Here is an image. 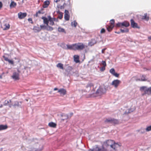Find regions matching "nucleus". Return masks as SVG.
I'll list each match as a JSON object with an SVG mask.
<instances>
[{
    "label": "nucleus",
    "instance_id": "f257e3e1",
    "mask_svg": "<svg viewBox=\"0 0 151 151\" xmlns=\"http://www.w3.org/2000/svg\"><path fill=\"white\" fill-rule=\"evenodd\" d=\"M114 141L111 140H108L104 142L101 146L96 145L92 148L88 150V151H106L107 149L105 147H107L110 146L111 148H114L113 144Z\"/></svg>",
    "mask_w": 151,
    "mask_h": 151
},
{
    "label": "nucleus",
    "instance_id": "f03ea898",
    "mask_svg": "<svg viewBox=\"0 0 151 151\" xmlns=\"http://www.w3.org/2000/svg\"><path fill=\"white\" fill-rule=\"evenodd\" d=\"M140 90L141 91L144 92L143 95L146 94L148 95L151 94V87L148 88L146 86H142L140 87Z\"/></svg>",
    "mask_w": 151,
    "mask_h": 151
},
{
    "label": "nucleus",
    "instance_id": "7ed1b4c3",
    "mask_svg": "<svg viewBox=\"0 0 151 151\" xmlns=\"http://www.w3.org/2000/svg\"><path fill=\"white\" fill-rule=\"evenodd\" d=\"M87 47V46L86 45L83 43L81 42H78L75 44V50H81Z\"/></svg>",
    "mask_w": 151,
    "mask_h": 151
},
{
    "label": "nucleus",
    "instance_id": "20e7f679",
    "mask_svg": "<svg viewBox=\"0 0 151 151\" xmlns=\"http://www.w3.org/2000/svg\"><path fill=\"white\" fill-rule=\"evenodd\" d=\"M106 91V90L105 88L100 87L96 92L95 94L97 96H100L105 93Z\"/></svg>",
    "mask_w": 151,
    "mask_h": 151
},
{
    "label": "nucleus",
    "instance_id": "39448f33",
    "mask_svg": "<svg viewBox=\"0 0 151 151\" xmlns=\"http://www.w3.org/2000/svg\"><path fill=\"white\" fill-rule=\"evenodd\" d=\"M129 24L128 22L126 21H124L122 22H118L116 24V27H129Z\"/></svg>",
    "mask_w": 151,
    "mask_h": 151
},
{
    "label": "nucleus",
    "instance_id": "423d86ee",
    "mask_svg": "<svg viewBox=\"0 0 151 151\" xmlns=\"http://www.w3.org/2000/svg\"><path fill=\"white\" fill-rule=\"evenodd\" d=\"M22 101L19 102L17 101H14V104H8V106L9 107H11L12 106H13L15 108H16L17 107L22 108Z\"/></svg>",
    "mask_w": 151,
    "mask_h": 151
},
{
    "label": "nucleus",
    "instance_id": "0eeeda50",
    "mask_svg": "<svg viewBox=\"0 0 151 151\" xmlns=\"http://www.w3.org/2000/svg\"><path fill=\"white\" fill-rule=\"evenodd\" d=\"M106 123L111 124H117L118 123V121L116 119L111 118H109L106 119L104 121Z\"/></svg>",
    "mask_w": 151,
    "mask_h": 151
},
{
    "label": "nucleus",
    "instance_id": "6e6552de",
    "mask_svg": "<svg viewBox=\"0 0 151 151\" xmlns=\"http://www.w3.org/2000/svg\"><path fill=\"white\" fill-rule=\"evenodd\" d=\"M121 82V81L118 80H115L111 83V85L114 86L115 88L117 87Z\"/></svg>",
    "mask_w": 151,
    "mask_h": 151
},
{
    "label": "nucleus",
    "instance_id": "1a4fd4ad",
    "mask_svg": "<svg viewBox=\"0 0 151 151\" xmlns=\"http://www.w3.org/2000/svg\"><path fill=\"white\" fill-rule=\"evenodd\" d=\"M93 86V84L91 83H88L86 86L85 91L86 92H89L91 90V88Z\"/></svg>",
    "mask_w": 151,
    "mask_h": 151
},
{
    "label": "nucleus",
    "instance_id": "9d476101",
    "mask_svg": "<svg viewBox=\"0 0 151 151\" xmlns=\"http://www.w3.org/2000/svg\"><path fill=\"white\" fill-rule=\"evenodd\" d=\"M18 18L21 19L25 17L27 15V14L26 13L19 12L18 13Z\"/></svg>",
    "mask_w": 151,
    "mask_h": 151
},
{
    "label": "nucleus",
    "instance_id": "9b49d317",
    "mask_svg": "<svg viewBox=\"0 0 151 151\" xmlns=\"http://www.w3.org/2000/svg\"><path fill=\"white\" fill-rule=\"evenodd\" d=\"M66 46L68 50H75V44L71 45L67 44Z\"/></svg>",
    "mask_w": 151,
    "mask_h": 151
},
{
    "label": "nucleus",
    "instance_id": "f8f14e48",
    "mask_svg": "<svg viewBox=\"0 0 151 151\" xmlns=\"http://www.w3.org/2000/svg\"><path fill=\"white\" fill-rule=\"evenodd\" d=\"M58 92L61 95L64 96L66 94V91L65 89L61 88L58 90Z\"/></svg>",
    "mask_w": 151,
    "mask_h": 151
},
{
    "label": "nucleus",
    "instance_id": "ddd939ff",
    "mask_svg": "<svg viewBox=\"0 0 151 151\" xmlns=\"http://www.w3.org/2000/svg\"><path fill=\"white\" fill-rule=\"evenodd\" d=\"M131 25L133 28H138L137 24V23L135 22L134 20L131 19Z\"/></svg>",
    "mask_w": 151,
    "mask_h": 151
},
{
    "label": "nucleus",
    "instance_id": "4468645a",
    "mask_svg": "<svg viewBox=\"0 0 151 151\" xmlns=\"http://www.w3.org/2000/svg\"><path fill=\"white\" fill-rule=\"evenodd\" d=\"M12 77L13 79L15 80H17L19 79V74L18 73L14 72L13 73L12 76Z\"/></svg>",
    "mask_w": 151,
    "mask_h": 151
},
{
    "label": "nucleus",
    "instance_id": "2eb2a0df",
    "mask_svg": "<svg viewBox=\"0 0 151 151\" xmlns=\"http://www.w3.org/2000/svg\"><path fill=\"white\" fill-rule=\"evenodd\" d=\"M61 116L63 117V118L62 119L63 120L69 118L68 114H62L61 115Z\"/></svg>",
    "mask_w": 151,
    "mask_h": 151
},
{
    "label": "nucleus",
    "instance_id": "dca6fc26",
    "mask_svg": "<svg viewBox=\"0 0 151 151\" xmlns=\"http://www.w3.org/2000/svg\"><path fill=\"white\" fill-rule=\"evenodd\" d=\"M17 3L14 1L11 0V3L10 4L9 6L10 8H12L15 7L17 6Z\"/></svg>",
    "mask_w": 151,
    "mask_h": 151
},
{
    "label": "nucleus",
    "instance_id": "f3484780",
    "mask_svg": "<svg viewBox=\"0 0 151 151\" xmlns=\"http://www.w3.org/2000/svg\"><path fill=\"white\" fill-rule=\"evenodd\" d=\"M42 19L43 20V23L44 24L48 25L49 23V19L45 17H42Z\"/></svg>",
    "mask_w": 151,
    "mask_h": 151
},
{
    "label": "nucleus",
    "instance_id": "a211bd4d",
    "mask_svg": "<svg viewBox=\"0 0 151 151\" xmlns=\"http://www.w3.org/2000/svg\"><path fill=\"white\" fill-rule=\"evenodd\" d=\"M7 127H8L6 125H0V131L6 129Z\"/></svg>",
    "mask_w": 151,
    "mask_h": 151
},
{
    "label": "nucleus",
    "instance_id": "6ab92c4d",
    "mask_svg": "<svg viewBox=\"0 0 151 151\" xmlns=\"http://www.w3.org/2000/svg\"><path fill=\"white\" fill-rule=\"evenodd\" d=\"M33 30L35 32H38L41 30L40 27L36 26L34 27Z\"/></svg>",
    "mask_w": 151,
    "mask_h": 151
},
{
    "label": "nucleus",
    "instance_id": "aec40b11",
    "mask_svg": "<svg viewBox=\"0 0 151 151\" xmlns=\"http://www.w3.org/2000/svg\"><path fill=\"white\" fill-rule=\"evenodd\" d=\"M96 43V41L94 39H92L91 42L88 43V45L90 46H92L93 45Z\"/></svg>",
    "mask_w": 151,
    "mask_h": 151
},
{
    "label": "nucleus",
    "instance_id": "412c9836",
    "mask_svg": "<svg viewBox=\"0 0 151 151\" xmlns=\"http://www.w3.org/2000/svg\"><path fill=\"white\" fill-rule=\"evenodd\" d=\"M4 27H2L4 30H6L9 29L10 27V25L9 24H5L3 26Z\"/></svg>",
    "mask_w": 151,
    "mask_h": 151
},
{
    "label": "nucleus",
    "instance_id": "4be33fe9",
    "mask_svg": "<svg viewBox=\"0 0 151 151\" xmlns=\"http://www.w3.org/2000/svg\"><path fill=\"white\" fill-rule=\"evenodd\" d=\"M74 60L76 63H78L79 62V57L78 55H75L74 56Z\"/></svg>",
    "mask_w": 151,
    "mask_h": 151
},
{
    "label": "nucleus",
    "instance_id": "5701e85b",
    "mask_svg": "<svg viewBox=\"0 0 151 151\" xmlns=\"http://www.w3.org/2000/svg\"><path fill=\"white\" fill-rule=\"evenodd\" d=\"M50 4V2L48 1H45L44 3V4L43 6V7L44 8H46Z\"/></svg>",
    "mask_w": 151,
    "mask_h": 151
},
{
    "label": "nucleus",
    "instance_id": "b1692460",
    "mask_svg": "<svg viewBox=\"0 0 151 151\" xmlns=\"http://www.w3.org/2000/svg\"><path fill=\"white\" fill-rule=\"evenodd\" d=\"M49 18V21L50 22V24L51 25H53L54 24V22L53 21V19L50 16H48Z\"/></svg>",
    "mask_w": 151,
    "mask_h": 151
},
{
    "label": "nucleus",
    "instance_id": "393cba45",
    "mask_svg": "<svg viewBox=\"0 0 151 151\" xmlns=\"http://www.w3.org/2000/svg\"><path fill=\"white\" fill-rule=\"evenodd\" d=\"M48 125L50 127L53 128L55 127L56 126V124L53 122H50L49 123Z\"/></svg>",
    "mask_w": 151,
    "mask_h": 151
},
{
    "label": "nucleus",
    "instance_id": "a878e982",
    "mask_svg": "<svg viewBox=\"0 0 151 151\" xmlns=\"http://www.w3.org/2000/svg\"><path fill=\"white\" fill-rule=\"evenodd\" d=\"M42 149V146L41 148L39 149H36L35 148H31L29 151H41Z\"/></svg>",
    "mask_w": 151,
    "mask_h": 151
},
{
    "label": "nucleus",
    "instance_id": "bb28decb",
    "mask_svg": "<svg viewBox=\"0 0 151 151\" xmlns=\"http://www.w3.org/2000/svg\"><path fill=\"white\" fill-rule=\"evenodd\" d=\"M133 111L132 109H129L127 111H126L124 113V114H127Z\"/></svg>",
    "mask_w": 151,
    "mask_h": 151
},
{
    "label": "nucleus",
    "instance_id": "cd10ccee",
    "mask_svg": "<svg viewBox=\"0 0 151 151\" xmlns=\"http://www.w3.org/2000/svg\"><path fill=\"white\" fill-rule=\"evenodd\" d=\"M142 19H144L147 21L149 19V18L147 16V13L145 14L142 17Z\"/></svg>",
    "mask_w": 151,
    "mask_h": 151
},
{
    "label": "nucleus",
    "instance_id": "c85d7f7f",
    "mask_svg": "<svg viewBox=\"0 0 151 151\" xmlns=\"http://www.w3.org/2000/svg\"><path fill=\"white\" fill-rule=\"evenodd\" d=\"M113 145H114V148H112L114 150H116V148H117L120 147V145L117 143H115L114 142V143L113 144Z\"/></svg>",
    "mask_w": 151,
    "mask_h": 151
},
{
    "label": "nucleus",
    "instance_id": "c756f323",
    "mask_svg": "<svg viewBox=\"0 0 151 151\" xmlns=\"http://www.w3.org/2000/svg\"><path fill=\"white\" fill-rule=\"evenodd\" d=\"M141 78L140 79L142 81H145L147 80L145 76V75H142L141 76H140Z\"/></svg>",
    "mask_w": 151,
    "mask_h": 151
},
{
    "label": "nucleus",
    "instance_id": "7c9ffc66",
    "mask_svg": "<svg viewBox=\"0 0 151 151\" xmlns=\"http://www.w3.org/2000/svg\"><path fill=\"white\" fill-rule=\"evenodd\" d=\"M58 31L59 32H64L65 33H66V32L64 29L60 27H59L58 28Z\"/></svg>",
    "mask_w": 151,
    "mask_h": 151
},
{
    "label": "nucleus",
    "instance_id": "2f4dec72",
    "mask_svg": "<svg viewBox=\"0 0 151 151\" xmlns=\"http://www.w3.org/2000/svg\"><path fill=\"white\" fill-rule=\"evenodd\" d=\"M121 32L122 33H127L129 32V29L127 28H125L124 29H120Z\"/></svg>",
    "mask_w": 151,
    "mask_h": 151
},
{
    "label": "nucleus",
    "instance_id": "473e14b6",
    "mask_svg": "<svg viewBox=\"0 0 151 151\" xmlns=\"http://www.w3.org/2000/svg\"><path fill=\"white\" fill-rule=\"evenodd\" d=\"M53 28L50 26L48 25H48H47V28L46 30L47 31H52L53 30Z\"/></svg>",
    "mask_w": 151,
    "mask_h": 151
},
{
    "label": "nucleus",
    "instance_id": "72a5a7b5",
    "mask_svg": "<svg viewBox=\"0 0 151 151\" xmlns=\"http://www.w3.org/2000/svg\"><path fill=\"white\" fill-rule=\"evenodd\" d=\"M63 64L61 63H58L57 65V67L60 68V69H63Z\"/></svg>",
    "mask_w": 151,
    "mask_h": 151
},
{
    "label": "nucleus",
    "instance_id": "f704fd0d",
    "mask_svg": "<svg viewBox=\"0 0 151 151\" xmlns=\"http://www.w3.org/2000/svg\"><path fill=\"white\" fill-rule=\"evenodd\" d=\"M71 25L72 26L76 27L77 25V23L75 21H74L73 22H71Z\"/></svg>",
    "mask_w": 151,
    "mask_h": 151
},
{
    "label": "nucleus",
    "instance_id": "c9c22d12",
    "mask_svg": "<svg viewBox=\"0 0 151 151\" xmlns=\"http://www.w3.org/2000/svg\"><path fill=\"white\" fill-rule=\"evenodd\" d=\"M70 16L69 14H65L64 18L66 21H68L69 19Z\"/></svg>",
    "mask_w": 151,
    "mask_h": 151
},
{
    "label": "nucleus",
    "instance_id": "e433bc0d",
    "mask_svg": "<svg viewBox=\"0 0 151 151\" xmlns=\"http://www.w3.org/2000/svg\"><path fill=\"white\" fill-rule=\"evenodd\" d=\"M40 26L41 30L45 29L46 30L47 28V25H40Z\"/></svg>",
    "mask_w": 151,
    "mask_h": 151
},
{
    "label": "nucleus",
    "instance_id": "4c0bfd02",
    "mask_svg": "<svg viewBox=\"0 0 151 151\" xmlns=\"http://www.w3.org/2000/svg\"><path fill=\"white\" fill-rule=\"evenodd\" d=\"M114 26L111 25L110 26H108L107 28V30L109 32H110Z\"/></svg>",
    "mask_w": 151,
    "mask_h": 151
},
{
    "label": "nucleus",
    "instance_id": "58836bf2",
    "mask_svg": "<svg viewBox=\"0 0 151 151\" xmlns=\"http://www.w3.org/2000/svg\"><path fill=\"white\" fill-rule=\"evenodd\" d=\"M110 72L113 75L115 73L114 69L113 68H111L110 70Z\"/></svg>",
    "mask_w": 151,
    "mask_h": 151
},
{
    "label": "nucleus",
    "instance_id": "ea45409f",
    "mask_svg": "<svg viewBox=\"0 0 151 151\" xmlns=\"http://www.w3.org/2000/svg\"><path fill=\"white\" fill-rule=\"evenodd\" d=\"M145 130L146 132H149L151 131V125L147 127L146 129Z\"/></svg>",
    "mask_w": 151,
    "mask_h": 151
},
{
    "label": "nucleus",
    "instance_id": "a19ab883",
    "mask_svg": "<svg viewBox=\"0 0 151 151\" xmlns=\"http://www.w3.org/2000/svg\"><path fill=\"white\" fill-rule=\"evenodd\" d=\"M9 102L11 103V101L10 100H9V101H8L5 100L4 103V105H7Z\"/></svg>",
    "mask_w": 151,
    "mask_h": 151
},
{
    "label": "nucleus",
    "instance_id": "79ce46f5",
    "mask_svg": "<svg viewBox=\"0 0 151 151\" xmlns=\"http://www.w3.org/2000/svg\"><path fill=\"white\" fill-rule=\"evenodd\" d=\"M72 69V67L70 66L68 67L67 68V69H66V71H67L68 72V73H69L70 70Z\"/></svg>",
    "mask_w": 151,
    "mask_h": 151
},
{
    "label": "nucleus",
    "instance_id": "37998d69",
    "mask_svg": "<svg viewBox=\"0 0 151 151\" xmlns=\"http://www.w3.org/2000/svg\"><path fill=\"white\" fill-rule=\"evenodd\" d=\"M110 23L111 24V25L113 26H114V19H112L110 20Z\"/></svg>",
    "mask_w": 151,
    "mask_h": 151
},
{
    "label": "nucleus",
    "instance_id": "c03bdc74",
    "mask_svg": "<svg viewBox=\"0 0 151 151\" xmlns=\"http://www.w3.org/2000/svg\"><path fill=\"white\" fill-rule=\"evenodd\" d=\"M63 13H62L59 14L58 16V17L60 19H62L63 18Z\"/></svg>",
    "mask_w": 151,
    "mask_h": 151
},
{
    "label": "nucleus",
    "instance_id": "a18cd8bd",
    "mask_svg": "<svg viewBox=\"0 0 151 151\" xmlns=\"http://www.w3.org/2000/svg\"><path fill=\"white\" fill-rule=\"evenodd\" d=\"M101 64L103 65V66H106V64L105 61L102 60L101 62Z\"/></svg>",
    "mask_w": 151,
    "mask_h": 151
},
{
    "label": "nucleus",
    "instance_id": "49530a36",
    "mask_svg": "<svg viewBox=\"0 0 151 151\" xmlns=\"http://www.w3.org/2000/svg\"><path fill=\"white\" fill-rule=\"evenodd\" d=\"M140 132L141 133H144L145 132V129H144L142 128L140 130Z\"/></svg>",
    "mask_w": 151,
    "mask_h": 151
},
{
    "label": "nucleus",
    "instance_id": "de8ad7c7",
    "mask_svg": "<svg viewBox=\"0 0 151 151\" xmlns=\"http://www.w3.org/2000/svg\"><path fill=\"white\" fill-rule=\"evenodd\" d=\"M37 13L39 14H43L44 12H43L42 10H39L38 12H37Z\"/></svg>",
    "mask_w": 151,
    "mask_h": 151
},
{
    "label": "nucleus",
    "instance_id": "09e8293b",
    "mask_svg": "<svg viewBox=\"0 0 151 151\" xmlns=\"http://www.w3.org/2000/svg\"><path fill=\"white\" fill-rule=\"evenodd\" d=\"M3 58L4 59V60L6 61H8L9 60V59L8 58H7V57H6L5 56H3Z\"/></svg>",
    "mask_w": 151,
    "mask_h": 151
},
{
    "label": "nucleus",
    "instance_id": "8fccbe9b",
    "mask_svg": "<svg viewBox=\"0 0 151 151\" xmlns=\"http://www.w3.org/2000/svg\"><path fill=\"white\" fill-rule=\"evenodd\" d=\"M8 61L9 62V63L12 64H14L13 61L12 60L9 59Z\"/></svg>",
    "mask_w": 151,
    "mask_h": 151
},
{
    "label": "nucleus",
    "instance_id": "3c124183",
    "mask_svg": "<svg viewBox=\"0 0 151 151\" xmlns=\"http://www.w3.org/2000/svg\"><path fill=\"white\" fill-rule=\"evenodd\" d=\"M105 30L104 28H102L101 31V33H104L105 32Z\"/></svg>",
    "mask_w": 151,
    "mask_h": 151
},
{
    "label": "nucleus",
    "instance_id": "603ef678",
    "mask_svg": "<svg viewBox=\"0 0 151 151\" xmlns=\"http://www.w3.org/2000/svg\"><path fill=\"white\" fill-rule=\"evenodd\" d=\"M113 75L115 76L116 77H119V74L117 73H114Z\"/></svg>",
    "mask_w": 151,
    "mask_h": 151
},
{
    "label": "nucleus",
    "instance_id": "864d4df0",
    "mask_svg": "<svg viewBox=\"0 0 151 151\" xmlns=\"http://www.w3.org/2000/svg\"><path fill=\"white\" fill-rule=\"evenodd\" d=\"M28 21L30 22L32 24L33 23L32 21V19L31 18H29L28 19Z\"/></svg>",
    "mask_w": 151,
    "mask_h": 151
},
{
    "label": "nucleus",
    "instance_id": "5fc2aeb1",
    "mask_svg": "<svg viewBox=\"0 0 151 151\" xmlns=\"http://www.w3.org/2000/svg\"><path fill=\"white\" fill-rule=\"evenodd\" d=\"M106 66H103L100 69V70L102 71H103L105 70V67Z\"/></svg>",
    "mask_w": 151,
    "mask_h": 151
},
{
    "label": "nucleus",
    "instance_id": "6e6d98bb",
    "mask_svg": "<svg viewBox=\"0 0 151 151\" xmlns=\"http://www.w3.org/2000/svg\"><path fill=\"white\" fill-rule=\"evenodd\" d=\"M65 14H69V12L68 10H65Z\"/></svg>",
    "mask_w": 151,
    "mask_h": 151
},
{
    "label": "nucleus",
    "instance_id": "4d7b16f0",
    "mask_svg": "<svg viewBox=\"0 0 151 151\" xmlns=\"http://www.w3.org/2000/svg\"><path fill=\"white\" fill-rule=\"evenodd\" d=\"M73 113L72 112L70 113L68 115L69 116V118H70L71 116L73 115Z\"/></svg>",
    "mask_w": 151,
    "mask_h": 151
},
{
    "label": "nucleus",
    "instance_id": "13d9d810",
    "mask_svg": "<svg viewBox=\"0 0 151 151\" xmlns=\"http://www.w3.org/2000/svg\"><path fill=\"white\" fill-rule=\"evenodd\" d=\"M63 48L64 49L68 50V49L67 48V46H64L63 47Z\"/></svg>",
    "mask_w": 151,
    "mask_h": 151
},
{
    "label": "nucleus",
    "instance_id": "bf43d9fd",
    "mask_svg": "<svg viewBox=\"0 0 151 151\" xmlns=\"http://www.w3.org/2000/svg\"><path fill=\"white\" fill-rule=\"evenodd\" d=\"M105 50H106V49L104 48V49H102V50L101 52L102 53H104V52Z\"/></svg>",
    "mask_w": 151,
    "mask_h": 151
},
{
    "label": "nucleus",
    "instance_id": "052dcab7",
    "mask_svg": "<svg viewBox=\"0 0 151 151\" xmlns=\"http://www.w3.org/2000/svg\"><path fill=\"white\" fill-rule=\"evenodd\" d=\"M57 14H60L62 13V12H60V11H59V10L57 11Z\"/></svg>",
    "mask_w": 151,
    "mask_h": 151
},
{
    "label": "nucleus",
    "instance_id": "680f3d73",
    "mask_svg": "<svg viewBox=\"0 0 151 151\" xmlns=\"http://www.w3.org/2000/svg\"><path fill=\"white\" fill-rule=\"evenodd\" d=\"M2 3L1 2H0V9H1L2 7Z\"/></svg>",
    "mask_w": 151,
    "mask_h": 151
},
{
    "label": "nucleus",
    "instance_id": "e2e57ef3",
    "mask_svg": "<svg viewBox=\"0 0 151 151\" xmlns=\"http://www.w3.org/2000/svg\"><path fill=\"white\" fill-rule=\"evenodd\" d=\"M0 151H5V150H4L3 148H0Z\"/></svg>",
    "mask_w": 151,
    "mask_h": 151
},
{
    "label": "nucleus",
    "instance_id": "0e129e2a",
    "mask_svg": "<svg viewBox=\"0 0 151 151\" xmlns=\"http://www.w3.org/2000/svg\"><path fill=\"white\" fill-rule=\"evenodd\" d=\"M38 14L37 13V12H36V14H35V16L36 17H37L38 16Z\"/></svg>",
    "mask_w": 151,
    "mask_h": 151
},
{
    "label": "nucleus",
    "instance_id": "69168bd1",
    "mask_svg": "<svg viewBox=\"0 0 151 151\" xmlns=\"http://www.w3.org/2000/svg\"><path fill=\"white\" fill-rule=\"evenodd\" d=\"M148 39L149 40H151V36H149L148 37Z\"/></svg>",
    "mask_w": 151,
    "mask_h": 151
},
{
    "label": "nucleus",
    "instance_id": "338daca9",
    "mask_svg": "<svg viewBox=\"0 0 151 151\" xmlns=\"http://www.w3.org/2000/svg\"><path fill=\"white\" fill-rule=\"evenodd\" d=\"M121 32H116L115 33H117V34H119Z\"/></svg>",
    "mask_w": 151,
    "mask_h": 151
},
{
    "label": "nucleus",
    "instance_id": "774afa93",
    "mask_svg": "<svg viewBox=\"0 0 151 151\" xmlns=\"http://www.w3.org/2000/svg\"><path fill=\"white\" fill-rule=\"evenodd\" d=\"M54 90L55 91L58 90V89L57 88H54Z\"/></svg>",
    "mask_w": 151,
    "mask_h": 151
}]
</instances>
